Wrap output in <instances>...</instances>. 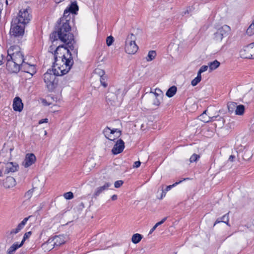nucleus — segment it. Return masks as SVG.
Returning a JSON list of instances; mask_svg holds the SVG:
<instances>
[{
    "instance_id": "1",
    "label": "nucleus",
    "mask_w": 254,
    "mask_h": 254,
    "mask_svg": "<svg viewBox=\"0 0 254 254\" xmlns=\"http://www.w3.org/2000/svg\"><path fill=\"white\" fill-rule=\"evenodd\" d=\"M54 62L52 67L57 66V68L61 70V74L64 75L67 73L71 69L74 62L73 57L65 45L58 46L54 51Z\"/></svg>"
},
{
    "instance_id": "2",
    "label": "nucleus",
    "mask_w": 254,
    "mask_h": 254,
    "mask_svg": "<svg viewBox=\"0 0 254 254\" xmlns=\"http://www.w3.org/2000/svg\"><path fill=\"white\" fill-rule=\"evenodd\" d=\"M31 19V15L27 9L20 10L16 16L14 17L11 22L9 34L15 38L22 37L24 34L26 25Z\"/></svg>"
},
{
    "instance_id": "3",
    "label": "nucleus",
    "mask_w": 254,
    "mask_h": 254,
    "mask_svg": "<svg viewBox=\"0 0 254 254\" xmlns=\"http://www.w3.org/2000/svg\"><path fill=\"white\" fill-rule=\"evenodd\" d=\"M70 19V13H66L65 9L63 16L57 21L55 30L50 34V38L53 43L57 39V37L71 33V27L69 24Z\"/></svg>"
},
{
    "instance_id": "4",
    "label": "nucleus",
    "mask_w": 254,
    "mask_h": 254,
    "mask_svg": "<svg viewBox=\"0 0 254 254\" xmlns=\"http://www.w3.org/2000/svg\"><path fill=\"white\" fill-rule=\"evenodd\" d=\"M61 70L55 67L49 69L43 75V79L46 84V87L49 92H52L57 87L58 79L57 76H62Z\"/></svg>"
},
{
    "instance_id": "5",
    "label": "nucleus",
    "mask_w": 254,
    "mask_h": 254,
    "mask_svg": "<svg viewBox=\"0 0 254 254\" xmlns=\"http://www.w3.org/2000/svg\"><path fill=\"white\" fill-rule=\"evenodd\" d=\"M60 40L61 42L64 43L67 46V48L69 49V51H71L73 52L72 56L74 55L75 57H77L78 49L75 48L74 44L75 41L74 38V35L72 33H68V34H64V35L57 37V39L54 41H57Z\"/></svg>"
},
{
    "instance_id": "6",
    "label": "nucleus",
    "mask_w": 254,
    "mask_h": 254,
    "mask_svg": "<svg viewBox=\"0 0 254 254\" xmlns=\"http://www.w3.org/2000/svg\"><path fill=\"white\" fill-rule=\"evenodd\" d=\"M19 47L16 46H11L7 50V56H12V59L14 62L21 66L23 64L25 63L24 55L19 51Z\"/></svg>"
},
{
    "instance_id": "7",
    "label": "nucleus",
    "mask_w": 254,
    "mask_h": 254,
    "mask_svg": "<svg viewBox=\"0 0 254 254\" xmlns=\"http://www.w3.org/2000/svg\"><path fill=\"white\" fill-rule=\"evenodd\" d=\"M135 36L133 34H129L126 39L125 51L128 54H134L137 52L138 47L135 42Z\"/></svg>"
},
{
    "instance_id": "8",
    "label": "nucleus",
    "mask_w": 254,
    "mask_h": 254,
    "mask_svg": "<svg viewBox=\"0 0 254 254\" xmlns=\"http://www.w3.org/2000/svg\"><path fill=\"white\" fill-rule=\"evenodd\" d=\"M19 166L16 162H7V163H2L1 164L0 162V177H2L4 175L8 174L12 172H15L18 171Z\"/></svg>"
},
{
    "instance_id": "9",
    "label": "nucleus",
    "mask_w": 254,
    "mask_h": 254,
    "mask_svg": "<svg viewBox=\"0 0 254 254\" xmlns=\"http://www.w3.org/2000/svg\"><path fill=\"white\" fill-rule=\"evenodd\" d=\"M230 31V27L227 25H224L218 28L216 31L213 34V39L217 42L221 41L222 39L226 37Z\"/></svg>"
},
{
    "instance_id": "10",
    "label": "nucleus",
    "mask_w": 254,
    "mask_h": 254,
    "mask_svg": "<svg viewBox=\"0 0 254 254\" xmlns=\"http://www.w3.org/2000/svg\"><path fill=\"white\" fill-rule=\"evenodd\" d=\"M120 92V89L114 87L109 88V91L106 95V101L111 105H114L118 101V95Z\"/></svg>"
},
{
    "instance_id": "11",
    "label": "nucleus",
    "mask_w": 254,
    "mask_h": 254,
    "mask_svg": "<svg viewBox=\"0 0 254 254\" xmlns=\"http://www.w3.org/2000/svg\"><path fill=\"white\" fill-rule=\"evenodd\" d=\"M12 56L6 57V67L7 70L11 73H18L20 70V66L12 60Z\"/></svg>"
},
{
    "instance_id": "12",
    "label": "nucleus",
    "mask_w": 254,
    "mask_h": 254,
    "mask_svg": "<svg viewBox=\"0 0 254 254\" xmlns=\"http://www.w3.org/2000/svg\"><path fill=\"white\" fill-rule=\"evenodd\" d=\"M103 133L107 138L110 140L115 141L116 140L115 138H112L111 134H115L116 137H119L121 134L122 132L118 128H113L111 129L108 127H106L103 131Z\"/></svg>"
},
{
    "instance_id": "13",
    "label": "nucleus",
    "mask_w": 254,
    "mask_h": 254,
    "mask_svg": "<svg viewBox=\"0 0 254 254\" xmlns=\"http://www.w3.org/2000/svg\"><path fill=\"white\" fill-rule=\"evenodd\" d=\"M20 70L21 71L29 73L30 75V77L29 78L32 77L37 72L35 65L30 64L26 62L21 65V66H20Z\"/></svg>"
},
{
    "instance_id": "14",
    "label": "nucleus",
    "mask_w": 254,
    "mask_h": 254,
    "mask_svg": "<svg viewBox=\"0 0 254 254\" xmlns=\"http://www.w3.org/2000/svg\"><path fill=\"white\" fill-rule=\"evenodd\" d=\"M65 241L64 238L62 236H55L47 241V243L51 244L53 246V248L60 246L64 244Z\"/></svg>"
},
{
    "instance_id": "15",
    "label": "nucleus",
    "mask_w": 254,
    "mask_h": 254,
    "mask_svg": "<svg viewBox=\"0 0 254 254\" xmlns=\"http://www.w3.org/2000/svg\"><path fill=\"white\" fill-rule=\"evenodd\" d=\"M125 148L124 141L120 139L118 140L112 149V152L114 155H117L123 152Z\"/></svg>"
},
{
    "instance_id": "16",
    "label": "nucleus",
    "mask_w": 254,
    "mask_h": 254,
    "mask_svg": "<svg viewBox=\"0 0 254 254\" xmlns=\"http://www.w3.org/2000/svg\"><path fill=\"white\" fill-rule=\"evenodd\" d=\"M36 160V156L33 153H28L26 155L22 164L25 168H28L34 164Z\"/></svg>"
},
{
    "instance_id": "17",
    "label": "nucleus",
    "mask_w": 254,
    "mask_h": 254,
    "mask_svg": "<svg viewBox=\"0 0 254 254\" xmlns=\"http://www.w3.org/2000/svg\"><path fill=\"white\" fill-rule=\"evenodd\" d=\"M111 185V184L110 183L107 182L105 183L103 186L97 188L93 194V197L96 198L104 191L108 190Z\"/></svg>"
},
{
    "instance_id": "18",
    "label": "nucleus",
    "mask_w": 254,
    "mask_h": 254,
    "mask_svg": "<svg viewBox=\"0 0 254 254\" xmlns=\"http://www.w3.org/2000/svg\"><path fill=\"white\" fill-rule=\"evenodd\" d=\"M12 107L14 111L21 112L23 108L21 99L19 97H16L13 101Z\"/></svg>"
},
{
    "instance_id": "19",
    "label": "nucleus",
    "mask_w": 254,
    "mask_h": 254,
    "mask_svg": "<svg viewBox=\"0 0 254 254\" xmlns=\"http://www.w3.org/2000/svg\"><path fill=\"white\" fill-rule=\"evenodd\" d=\"M79 10V7L76 1L71 2L70 4L66 8L65 13H71L72 14H76Z\"/></svg>"
},
{
    "instance_id": "20",
    "label": "nucleus",
    "mask_w": 254,
    "mask_h": 254,
    "mask_svg": "<svg viewBox=\"0 0 254 254\" xmlns=\"http://www.w3.org/2000/svg\"><path fill=\"white\" fill-rule=\"evenodd\" d=\"M16 185V181L14 178L12 177H7L4 183L3 186L6 189H9L15 186Z\"/></svg>"
},
{
    "instance_id": "21",
    "label": "nucleus",
    "mask_w": 254,
    "mask_h": 254,
    "mask_svg": "<svg viewBox=\"0 0 254 254\" xmlns=\"http://www.w3.org/2000/svg\"><path fill=\"white\" fill-rule=\"evenodd\" d=\"M30 217V216H29L28 217H25L23 219V220L18 225L17 227L14 229H12L11 232L10 234H17L21 230H22L26 223H27L28 220Z\"/></svg>"
},
{
    "instance_id": "22",
    "label": "nucleus",
    "mask_w": 254,
    "mask_h": 254,
    "mask_svg": "<svg viewBox=\"0 0 254 254\" xmlns=\"http://www.w3.org/2000/svg\"><path fill=\"white\" fill-rule=\"evenodd\" d=\"M220 222H223L226 224L228 226H230L229 224V213H227L224 215L222 217L218 218L215 221L214 226Z\"/></svg>"
},
{
    "instance_id": "23",
    "label": "nucleus",
    "mask_w": 254,
    "mask_h": 254,
    "mask_svg": "<svg viewBox=\"0 0 254 254\" xmlns=\"http://www.w3.org/2000/svg\"><path fill=\"white\" fill-rule=\"evenodd\" d=\"M21 244H18V243L13 244L7 251V254H13L18 248L22 247Z\"/></svg>"
},
{
    "instance_id": "24",
    "label": "nucleus",
    "mask_w": 254,
    "mask_h": 254,
    "mask_svg": "<svg viewBox=\"0 0 254 254\" xmlns=\"http://www.w3.org/2000/svg\"><path fill=\"white\" fill-rule=\"evenodd\" d=\"M177 91V87L175 86H172L168 89L166 93V95L169 98L172 97L175 95Z\"/></svg>"
},
{
    "instance_id": "25",
    "label": "nucleus",
    "mask_w": 254,
    "mask_h": 254,
    "mask_svg": "<svg viewBox=\"0 0 254 254\" xmlns=\"http://www.w3.org/2000/svg\"><path fill=\"white\" fill-rule=\"evenodd\" d=\"M245 107L243 105H237L235 110V113L237 115H243L245 112Z\"/></svg>"
},
{
    "instance_id": "26",
    "label": "nucleus",
    "mask_w": 254,
    "mask_h": 254,
    "mask_svg": "<svg viewBox=\"0 0 254 254\" xmlns=\"http://www.w3.org/2000/svg\"><path fill=\"white\" fill-rule=\"evenodd\" d=\"M246 51L251 54L252 59H254V42L251 43L246 46Z\"/></svg>"
},
{
    "instance_id": "27",
    "label": "nucleus",
    "mask_w": 254,
    "mask_h": 254,
    "mask_svg": "<svg viewBox=\"0 0 254 254\" xmlns=\"http://www.w3.org/2000/svg\"><path fill=\"white\" fill-rule=\"evenodd\" d=\"M143 236L140 234L136 233L133 234L131 238L132 242L133 244H136L138 243L142 239Z\"/></svg>"
},
{
    "instance_id": "28",
    "label": "nucleus",
    "mask_w": 254,
    "mask_h": 254,
    "mask_svg": "<svg viewBox=\"0 0 254 254\" xmlns=\"http://www.w3.org/2000/svg\"><path fill=\"white\" fill-rule=\"evenodd\" d=\"M220 64V63L216 60H215L213 62L209 63L208 66L210 71L215 70L219 66Z\"/></svg>"
},
{
    "instance_id": "29",
    "label": "nucleus",
    "mask_w": 254,
    "mask_h": 254,
    "mask_svg": "<svg viewBox=\"0 0 254 254\" xmlns=\"http://www.w3.org/2000/svg\"><path fill=\"white\" fill-rule=\"evenodd\" d=\"M156 56V52L155 51L151 50L149 51L146 60L147 62H151L153 60Z\"/></svg>"
},
{
    "instance_id": "30",
    "label": "nucleus",
    "mask_w": 254,
    "mask_h": 254,
    "mask_svg": "<svg viewBox=\"0 0 254 254\" xmlns=\"http://www.w3.org/2000/svg\"><path fill=\"white\" fill-rule=\"evenodd\" d=\"M248 53H248L246 51V46L244 48V49L240 51V55L242 58H245V59H252V57H251V54H248Z\"/></svg>"
},
{
    "instance_id": "31",
    "label": "nucleus",
    "mask_w": 254,
    "mask_h": 254,
    "mask_svg": "<svg viewBox=\"0 0 254 254\" xmlns=\"http://www.w3.org/2000/svg\"><path fill=\"white\" fill-rule=\"evenodd\" d=\"M237 107V103L235 102H231L228 104L227 107L229 111V112L232 113H233L236 109Z\"/></svg>"
},
{
    "instance_id": "32",
    "label": "nucleus",
    "mask_w": 254,
    "mask_h": 254,
    "mask_svg": "<svg viewBox=\"0 0 254 254\" xmlns=\"http://www.w3.org/2000/svg\"><path fill=\"white\" fill-rule=\"evenodd\" d=\"M154 95H155V98L153 100V104L156 106H158L160 104L159 98L161 99L162 95H159V94H157L156 93H155Z\"/></svg>"
},
{
    "instance_id": "33",
    "label": "nucleus",
    "mask_w": 254,
    "mask_h": 254,
    "mask_svg": "<svg viewBox=\"0 0 254 254\" xmlns=\"http://www.w3.org/2000/svg\"><path fill=\"white\" fill-rule=\"evenodd\" d=\"M246 33L249 36H251L254 34V25L253 23L247 28Z\"/></svg>"
},
{
    "instance_id": "34",
    "label": "nucleus",
    "mask_w": 254,
    "mask_h": 254,
    "mask_svg": "<svg viewBox=\"0 0 254 254\" xmlns=\"http://www.w3.org/2000/svg\"><path fill=\"white\" fill-rule=\"evenodd\" d=\"M194 9H195V8L193 5L189 6L187 7L186 10L184 12V15H186V14L191 15V13L194 11Z\"/></svg>"
},
{
    "instance_id": "35",
    "label": "nucleus",
    "mask_w": 254,
    "mask_h": 254,
    "mask_svg": "<svg viewBox=\"0 0 254 254\" xmlns=\"http://www.w3.org/2000/svg\"><path fill=\"white\" fill-rule=\"evenodd\" d=\"M199 158L200 156L199 155L194 153L190 156V161L191 163L196 162Z\"/></svg>"
},
{
    "instance_id": "36",
    "label": "nucleus",
    "mask_w": 254,
    "mask_h": 254,
    "mask_svg": "<svg viewBox=\"0 0 254 254\" xmlns=\"http://www.w3.org/2000/svg\"><path fill=\"white\" fill-rule=\"evenodd\" d=\"M32 234V232L31 231H29V232H27L26 233H25L23 236V239L21 241V242L20 243L21 244V245H23L25 241H26V240L28 238H29L30 236Z\"/></svg>"
},
{
    "instance_id": "37",
    "label": "nucleus",
    "mask_w": 254,
    "mask_h": 254,
    "mask_svg": "<svg viewBox=\"0 0 254 254\" xmlns=\"http://www.w3.org/2000/svg\"><path fill=\"white\" fill-rule=\"evenodd\" d=\"M107 80V76H105L102 77H100L101 84L104 87H107L108 86V84L106 82Z\"/></svg>"
},
{
    "instance_id": "38",
    "label": "nucleus",
    "mask_w": 254,
    "mask_h": 254,
    "mask_svg": "<svg viewBox=\"0 0 254 254\" xmlns=\"http://www.w3.org/2000/svg\"><path fill=\"white\" fill-rule=\"evenodd\" d=\"M213 121H218L222 122L221 125L223 126L225 124V119L221 117H219V116H214L212 117Z\"/></svg>"
},
{
    "instance_id": "39",
    "label": "nucleus",
    "mask_w": 254,
    "mask_h": 254,
    "mask_svg": "<svg viewBox=\"0 0 254 254\" xmlns=\"http://www.w3.org/2000/svg\"><path fill=\"white\" fill-rule=\"evenodd\" d=\"M94 71H95V73L98 74L100 76V77H104L105 76V72L104 70H103L101 69L96 68V69H95Z\"/></svg>"
},
{
    "instance_id": "40",
    "label": "nucleus",
    "mask_w": 254,
    "mask_h": 254,
    "mask_svg": "<svg viewBox=\"0 0 254 254\" xmlns=\"http://www.w3.org/2000/svg\"><path fill=\"white\" fill-rule=\"evenodd\" d=\"M33 189H30L28 191H27L25 195H24V197L27 199H29L30 198H31V197H32V195H33Z\"/></svg>"
},
{
    "instance_id": "41",
    "label": "nucleus",
    "mask_w": 254,
    "mask_h": 254,
    "mask_svg": "<svg viewBox=\"0 0 254 254\" xmlns=\"http://www.w3.org/2000/svg\"><path fill=\"white\" fill-rule=\"evenodd\" d=\"M64 196L66 199H71L73 198L74 195H73V193L72 192L69 191V192L64 193Z\"/></svg>"
},
{
    "instance_id": "42",
    "label": "nucleus",
    "mask_w": 254,
    "mask_h": 254,
    "mask_svg": "<svg viewBox=\"0 0 254 254\" xmlns=\"http://www.w3.org/2000/svg\"><path fill=\"white\" fill-rule=\"evenodd\" d=\"M114 41V39L112 36L107 37L106 39V44L107 46H110L112 45Z\"/></svg>"
},
{
    "instance_id": "43",
    "label": "nucleus",
    "mask_w": 254,
    "mask_h": 254,
    "mask_svg": "<svg viewBox=\"0 0 254 254\" xmlns=\"http://www.w3.org/2000/svg\"><path fill=\"white\" fill-rule=\"evenodd\" d=\"M182 182V181H180L179 182L175 183L174 184H173L172 185L168 186H167V187L166 188L165 190H164L167 192V191L170 190L173 187L176 186L177 185H178L179 184H180Z\"/></svg>"
},
{
    "instance_id": "44",
    "label": "nucleus",
    "mask_w": 254,
    "mask_h": 254,
    "mask_svg": "<svg viewBox=\"0 0 254 254\" xmlns=\"http://www.w3.org/2000/svg\"><path fill=\"white\" fill-rule=\"evenodd\" d=\"M201 79L199 78V77H196L194 78L191 82V84L193 86H196L197 84H198L200 81Z\"/></svg>"
},
{
    "instance_id": "45",
    "label": "nucleus",
    "mask_w": 254,
    "mask_h": 254,
    "mask_svg": "<svg viewBox=\"0 0 254 254\" xmlns=\"http://www.w3.org/2000/svg\"><path fill=\"white\" fill-rule=\"evenodd\" d=\"M124 184V182L122 180L117 181L115 182L114 186L116 188H119Z\"/></svg>"
},
{
    "instance_id": "46",
    "label": "nucleus",
    "mask_w": 254,
    "mask_h": 254,
    "mask_svg": "<svg viewBox=\"0 0 254 254\" xmlns=\"http://www.w3.org/2000/svg\"><path fill=\"white\" fill-rule=\"evenodd\" d=\"M209 66L208 65H202L199 69V70L202 72H203L205 71H206L208 68Z\"/></svg>"
},
{
    "instance_id": "47",
    "label": "nucleus",
    "mask_w": 254,
    "mask_h": 254,
    "mask_svg": "<svg viewBox=\"0 0 254 254\" xmlns=\"http://www.w3.org/2000/svg\"><path fill=\"white\" fill-rule=\"evenodd\" d=\"M141 164V162L139 161H135L134 162V164L133 165V168H138Z\"/></svg>"
},
{
    "instance_id": "48",
    "label": "nucleus",
    "mask_w": 254,
    "mask_h": 254,
    "mask_svg": "<svg viewBox=\"0 0 254 254\" xmlns=\"http://www.w3.org/2000/svg\"><path fill=\"white\" fill-rule=\"evenodd\" d=\"M48 122V119L47 118L43 119L39 121V124H42L43 123H47Z\"/></svg>"
},
{
    "instance_id": "49",
    "label": "nucleus",
    "mask_w": 254,
    "mask_h": 254,
    "mask_svg": "<svg viewBox=\"0 0 254 254\" xmlns=\"http://www.w3.org/2000/svg\"><path fill=\"white\" fill-rule=\"evenodd\" d=\"M158 226H159V224L157 223H156L155 225L150 230L149 234H151Z\"/></svg>"
},
{
    "instance_id": "50",
    "label": "nucleus",
    "mask_w": 254,
    "mask_h": 254,
    "mask_svg": "<svg viewBox=\"0 0 254 254\" xmlns=\"http://www.w3.org/2000/svg\"><path fill=\"white\" fill-rule=\"evenodd\" d=\"M167 217H164L160 221L157 222V223L159 224V225L162 224L167 220Z\"/></svg>"
},
{
    "instance_id": "51",
    "label": "nucleus",
    "mask_w": 254,
    "mask_h": 254,
    "mask_svg": "<svg viewBox=\"0 0 254 254\" xmlns=\"http://www.w3.org/2000/svg\"><path fill=\"white\" fill-rule=\"evenodd\" d=\"M167 217H164L160 221L157 222V223L159 224V225L162 224L167 220Z\"/></svg>"
},
{
    "instance_id": "52",
    "label": "nucleus",
    "mask_w": 254,
    "mask_h": 254,
    "mask_svg": "<svg viewBox=\"0 0 254 254\" xmlns=\"http://www.w3.org/2000/svg\"><path fill=\"white\" fill-rule=\"evenodd\" d=\"M167 217H164L160 221L157 222V223L159 224V225L162 224L167 220Z\"/></svg>"
},
{
    "instance_id": "53",
    "label": "nucleus",
    "mask_w": 254,
    "mask_h": 254,
    "mask_svg": "<svg viewBox=\"0 0 254 254\" xmlns=\"http://www.w3.org/2000/svg\"><path fill=\"white\" fill-rule=\"evenodd\" d=\"M166 193V191L165 190H162V192L161 193L160 199H162L165 196Z\"/></svg>"
},
{
    "instance_id": "54",
    "label": "nucleus",
    "mask_w": 254,
    "mask_h": 254,
    "mask_svg": "<svg viewBox=\"0 0 254 254\" xmlns=\"http://www.w3.org/2000/svg\"><path fill=\"white\" fill-rule=\"evenodd\" d=\"M202 72L199 69L198 72H197V77H199V78L201 79V74L202 73Z\"/></svg>"
},
{
    "instance_id": "55",
    "label": "nucleus",
    "mask_w": 254,
    "mask_h": 254,
    "mask_svg": "<svg viewBox=\"0 0 254 254\" xmlns=\"http://www.w3.org/2000/svg\"><path fill=\"white\" fill-rule=\"evenodd\" d=\"M117 198H118V196L116 194H114L111 197V199L112 200H116L117 199Z\"/></svg>"
},
{
    "instance_id": "56",
    "label": "nucleus",
    "mask_w": 254,
    "mask_h": 254,
    "mask_svg": "<svg viewBox=\"0 0 254 254\" xmlns=\"http://www.w3.org/2000/svg\"><path fill=\"white\" fill-rule=\"evenodd\" d=\"M235 158V156L234 155H231L229 158V160L230 161H233L234 159Z\"/></svg>"
},
{
    "instance_id": "57",
    "label": "nucleus",
    "mask_w": 254,
    "mask_h": 254,
    "mask_svg": "<svg viewBox=\"0 0 254 254\" xmlns=\"http://www.w3.org/2000/svg\"><path fill=\"white\" fill-rule=\"evenodd\" d=\"M79 207L80 208H83V207H84V204L83 202H80L79 204Z\"/></svg>"
},
{
    "instance_id": "58",
    "label": "nucleus",
    "mask_w": 254,
    "mask_h": 254,
    "mask_svg": "<svg viewBox=\"0 0 254 254\" xmlns=\"http://www.w3.org/2000/svg\"><path fill=\"white\" fill-rule=\"evenodd\" d=\"M55 0V1L56 3H60V2H61L63 1H64V0Z\"/></svg>"
},
{
    "instance_id": "59",
    "label": "nucleus",
    "mask_w": 254,
    "mask_h": 254,
    "mask_svg": "<svg viewBox=\"0 0 254 254\" xmlns=\"http://www.w3.org/2000/svg\"><path fill=\"white\" fill-rule=\"evenodd\" d=\"M111 137L112 138H115L116 139L117 138L115 136V134L114 135V134H111Z\"/></svg>"
},
{
    "instance_id": "60",
    "label": "nucleus",
    "mask_w": 254,
    "mask_h": 254,
    "mask_svg": "<svg viewBox=\"0 0 254 254\" xmlns=\"http://www.w3.org/2000/svg\"><path fill=\"white\" fill-rule=\"evenodd\" d=\"M2 64H3L2 61V60H0V65Z\"/></svg>"
},
{
    "instance_id": "61",
    "label": "nucleus",
    "mask_w": 254,
    "mask_h": 254,
    "mask_svg": "<svg viewBox=\"0 0 254 254\" xmlns=\"http://www.w3.org/2000/svg\"><path fill=\"white\" fill-rule=\"evenodd\" d=\"M6 4L7 5L8 4V0H6Z\"/></svg>"
},
{
    "instance_id": "62",
    "label": "nucleus",
    "mask_w": 254,
    "mask_h": 254,
    "mask_svg": "<svg viewBox=\"0 0 254 254\" xmlns=\"http://www.w3.org/2000/svg\"><path fill=\"white\" fill-rule=\"evenodd\" d=\"M50 48H51V50L53 49V48H52V46H50Z\"/></svg>"
},
{
    "instance_id": "63",
    "label": "nucleus",
    "mask_w": 254,
    "mask_h": 254,
    "mask_svg": "<svg viewBox=\"0 0 254 254\" xmlns=\"http://www.w3.org/2000/svg\"><path fill=\"white\" fill-rule=\"evenodd\" d=\"M254 25V20H253V23H252Z\"/></svg>"
},
{
    "instance_id": "64",
    "label": "nucleus",
    "mask_w": 254,
    "mask_h": 254,
    "mask_svg": "<svg viewBox=\"0 0 254 254\" xmlns=\"http://www.w3.org/2000/svg\"><path fill=\"white\" fill-rule=\"evenodd\" d=\"M1 57L2 58V59L3 58V55H1Z\"/></svg>"
}]
</instances>
